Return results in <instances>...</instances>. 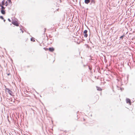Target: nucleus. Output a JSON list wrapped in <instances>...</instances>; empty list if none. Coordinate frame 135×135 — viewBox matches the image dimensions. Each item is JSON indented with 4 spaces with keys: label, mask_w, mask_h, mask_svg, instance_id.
<instances>
[{
    "label": "nucleus",
    "mask_w": 135,
    "mask_h": 135,
    "mask_svg": "<svg viewBox=\"0 0 135 135\" xmlns=\"http://www.w3.org/2000/svg\"><path fill=\"white\" fill-rule=\"evenodd\" d=\"M6 93H8L11 95H12V92L8 88H6Z\"/></svg>",
    "instance_id": "f257e3e1"
},
{
    "label": "nucleus",
    "mask_w": 135,
    "mask_h": 135,
    "mask_svg": "<svg viewBox=\"0 0 135 135\" xmlns=\"http://www.w3.org/2000/svg\"><path fill=\"white\" fill-rule=\"evenodd\" d=\"M87 31L86 30H85L83 32V33L84 34V37L86 38V37L88 36V35L87 34Z\"/></svg>",
    "instance_id": "f03ea898"
},
{
    "label": "nucleus",
    "mask_w": 135,
    "mask_h": 135,
    "mask_svg": "<svg viewBox=\"0 0 135 135\" xmlns=\"http://www.w3.org/2000/svg\"><path fill=\"white\" fill-rule=\"evenodd\" d=\"M126 101L127 103H129L130 105H131V101L129 99L127 98L126 99Z\"/></svg>",
    "instance_id": "7ed1b4c3"
},
{
    "label": "nucleus",
    "mask_w": 135,
    "mask_h": 135,
    "mask_svg": "<svg viewBox=\"0 0 135 135\" xmlns=\"http://www.w3.org/2000/svg\"><path fill=\"white\" fill-rule=\"evenodd\" d=\"M1 12L2 14L4 15L5 13V10L1 9Z\"/></svg>",
    "instance_id": "20e7f679"
},
{
    "label": "nucleus",
    "mask_w": 135,
    "mask_h": 135,
    "mask_svg": "<svg viewBox=\"0 0 135 135\" xmlns=\"http://www.w3.org/2000/svg\"><path fill=\"white\" fill-rule=\"evenodd\" d=\"M12 23L13 24L17 26H18V24L16 22H15L14 21H13L12 22Z\"/></svg>",
    "instance_id": "39448f33"
},
{
    "label": "nucleus",
    "mask_w": 135,
    "mask_h": 135,
    "mask_svg": "<svg viewBox=\"0 0 135 135\" xmlns=\"http://www.w3.org/2000/svg\"><path fill=\"white\" fill-rule=\"evenodd\" d=\"M49 50L51 52L53 51L54 50V49L53 48H49Z\"/></svg>",
    "instance_id": "423d86ee"
},
{
    "label": "nucleus",
    "mask_w": 135,
    "mask_h": 135,
    "mask_svg": "<svg viewBox=\"0 0 135 135\" xmlns=\"http://www.w3.org/2000/svg\"><path fill=\"white\" fill-rule=\"evenodd\" d=\"M90 0H85V2L86 4H88Z\"/></svg>",
    "instance_id": "0eeeda50"
},
{
    "label": "nucleus",
    "mask_w": 135,
    "mask_h": 135,
    "mask_svg": "<svg viewBox=\"0 0 135 135\" xmlns=\"http://www.w3.org/2000/svg\"><path fill=\"white\" fill-rule=\"evenodd\" d=\"M2 6H3L4 4V1L3 0L2 1Z\"/></svg>",
    "instance_id": "6e6552de"
},
{
    "label": "nucleus",
    "mask_w": 135,
    "mask_h": 135,
    "mask_svg": "<svg viewBox=\"0 0 135 135\" xmlns=\"http://www.w3.org/2000/svg\"><path fill=\"white\" fill-rule=\"evenodd\" d=\"M1 9H3V10H4L5 9V7H4L3 6H1Z\"/></svg>",
    "instance_id": "1a4fd4ad"
},
{
    "label": "nucleus",
    "mask_w": 135,
    "mask_h": 135,
    "mask_svg": "<svg viewBox=\"0 0 135 135\" xmlns=\"http://www.w3.org/2000/svg\"><path fill=\"white\" fill-rule=\"evenodd\" d=\"M97 89L98 90H99V91H100L102 90L100 88H99V87L97 88Z\"/></svg>",
    "instance_id": "9d476101"
},
{
    "label": "nucleus",
    "mask_w": 135,
    "mask_h": 135,
    "mask_svg": "<svg viewBox=\"0 0 135 135\" xmlns=\"http://www.w3.org/2000/svg\"><path fill=\"white\" fill-rule=\"evenodd\" d=\"M0 18L2 20H3L4 19L3 17L2 16H0Z\"/></svg>",
    "instance_id": "9b49d317"
},
{
    "label": "nucleus",
    "mask_w": 135,
    "mask_h": 135,
    "mask_svg": "<svg viewBox=\"0 0 135 135\" xmlns=\"http://www.w3.org/2000/svg\"><path fill=\"white\" fill-rule=\"evenodd\" d=\"M5 4H6V6H7V5H8V3H7V1L6 2H5Z\"/></svg>",
    "instance_id": "f8f14e48"
},
{
    "label": "nucleus",
    "mask_w": 135,
    "mask_h": 135,
    "mask_svg": "<svg viewBox=\"0 0 135 135\" xmlns=\"http://www.w3.org/2000/svg\"><path fill=\"white\" fill-rule=\"evenodd\" d=\"M44 49H45V50H48V49H47V48H44Z\"/></svg>",
    "instance_id": "ddd939ff"
},
{
    "label": "nucleus",
    "mask_w": 135,
    "mask_h": 135,
    "mask_svg": "<svg viewBox=\"0 0 135 135\" xmlns=\"http://www.w3.org/2000/svg\"><path fill=\"white\" fill-rule=\"evenodd\" d=\"M8 20L9 21V22H11V21L9 19V18H8Z\"/></svg>",
    "instance_id": "4468645a"
},
{
    "label": "nucleus",
    "mask_w": 135,
    "mask_h": 135,
    "mask_svg": "<svg viewBox=\"0 0 135 135\" xmlns=\"http://www.w3.org/2000/svg\"><path fill=\"white\" fill-rule=\"evenodd\" d=\"M31 40L32 41H33V39L32 38L31 39ZM33 41H34V40H33Z\"/></svg>",
    "instance_id": "2eb2a0df"
},
{
    "label": "nucleus",
    "mask_w": 135,
    "mask_h": 135,
    "mask_svg": "<svg viewBox=\"0 0 135 135\" xmlns=\"http://www.w3.org/2000/svg\"><path fill=\"white\" fill-rule=\"evenodd\" d=\"M8 2L9 3V2H11V0H8Z\"/></svg>",
    "instance_id": "dca6fc26"
},
{
    "label": "nucleus",
    "mask_w": 135,
    "mask_h": 135,
    "mask_svg": "<svg viewBox=\"0 0 135 135\" xmlns=\"http://www.w3.org/2000/svg\"><path fill=\"white\" fill-rule=\"evenodd\" d=\"M2 5L1 3H0V6L1 7V6H2Z\"/></svg>",
    "instance_id": "f3484780"
},
{
    "label": "nucleus",
    "mask_w": 135,
    "mask_h": 135,
    "mask_svg": "<svg viewBox=\"0 0 135 135\" xmlns=\"http://www.w3.org/2000/svg\"><path fill=\"white\" fill-rule=\"evenodd\" d=\"M123 37L122 36H121L120 37V38H122Z\"/></svg>",
    "instance_id": "a211bd4d"
},
{
    "label": "nucleus",
    "mask_w": 135,
    "mask_h": 135,
    "mask_svg": "<svg viewBox=\"0 0 135 135\" xmlns=\"http://www.w3.org/2000/svg\"><path fill=\"white\" fill-rule=\"evenodd\" d=\"M5 21H6V20H4V22H5Z\"/></svg>",
    "instance_id": "6ab92c4d"
},
{
    "label": "nucleus",
    "mask_w": 135,
    "mask_h": 135,
    "mask_svg": "<svg viewBox=\"0 0 135 135\" xmlns=\"http://www.w3.org/2000/svg\"><path fill=\"white\" fill-rule=\"evenodd\" d=\"M8 75H9V74H7Z\"/></svg>",
    "instance_id": "aec40b11"
},
{
    "label": "nucleus",
    "mask_w": 135,
    "mask_h": 135,
    "mask_svg": "<svg viewBox=\"0 0 135 135\" xmlns=\"http://www.w3.org/2000/svg\"><path fill=\"white\" fill-rule=\"evenodd\" d=\"M23 31H22V33L23 32Z\"/></svg>",
    "instance_id": "412c9836"
}]
</instances>
